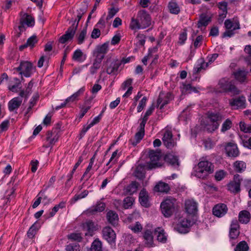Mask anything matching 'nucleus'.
<instances>
[{
  "instance_id": "7",
  "label": "nucleus",
  "mask_w": 251,
  "mask_h": 251,
  "mask_svg": "<svg viewBox=\"0 0 251 251\" xmlns=\"http://www.w3.org/2000/svg\"><path fill=\"white\" fill-rule=\"evenodd\" d=\"M161 157V153L160 151L151 150L149 152L150 161L147 163L146 166L148 170H151L161 166L159 160Z\"/></svg>"
},
{
  "instance_id": "61",
  "label": "nucleus",
  "mask_w": 251,
  "mask_h": 251,
  "mask_svg": "<svg viewBox=\"0 0 251 251\" xmlns=\"http://www.w3.org/2000/svg\"><path fill=\"white\" fill-rule=\"evenodd\" d=\"M37 42V37L33 35L27 39L26 43L29 47H33Z\"/></svg>"
},
{
  "instance_id": "48",
  "label": "nucleus",
  "mask_w": 251,
  "mask_h": 251,
  "mask_svg": "<svg viewBox=\"0 0 251 251\" xmlns=\"http://www.w3.org/2000/svg\"><path fill=\"white\" fill-rule=\"evenodd\" d=\"M232 126V123L229 119H226L223 124L221 132H225L226 131L229 130Z\"/></svg>"
},
{
  "instance_id": "46",
  "label": "nucleus",
  "mask_w": 251,
  "mask_h": 251,
  "mask_svg": "<svg viewBox=\"0 0 251 251\" xmlns=\"http://www.w3.org/2000/svg\"><path fill=\"white\" fill-rule=\"evenodd\" d=\"M83 160V157L82 156H80L79 157V159H78L77 162L75 165L74 168L73 169L71 173L67 176V177L68 178V179L67 180V182L69 181L72 179V178L73 177V174L75 173V170L79 166V165L81 164V163L82 162Z\"/></svg>"
},
{
  "instance_id": "23",
  "label": "nucleus",
  "mask_w": 251,
  "mask_h": 251,
  "mask_svg": "<svg viewBox=\"0 0 251 251\" xmlns=\"http://www.w3.org/2000/svg\"><path fill=\"white\" fill-rule=\"evenodd\" d=\"M83 228L86 231L85 236H92L93 232L96 230L94 223L92 221H88L83 225Z\"/></svg>"
},
{
  "instance_id": "4",
  "label": "nucleus",
  "mask_w": 251,
  "mask_h": 251,
  "mask_svg": "<svg viewBox=\"0 0 251 251\" xmlns=\"http://www.w3.org/2000/svg\"><path fill=\"white\" fill-rule=\"evenodd\" d=\"M194 222L187 218H179L174 225V229L180 233H186L189 231Z\"/></svg>"
},
{
  "instance_id": "47",
  "label": "nucleus",
  "mask_w": 251,
  "mask_h": 251,
  "mask_svg": "<svg viewBox=\"0 0 251 251\" xmlns=\"http://www.w3.org/2000/svg\"><path fill=\"white\" fill-rule=\"evenodd\" d=\"M134 199L131 197H126L123 201V206L125 209L130 208L133 204Z\"/></svg>"
},
{
  "instance_id": "56",
  "label": "nucleus",
  "mask_w": 251,
  "mask_h": 251,
  "mask_svg": "<svg viewBox=\"0 0 251 251\" xmlns=\"http://www.w3.org/2000/svg\"><path fill=\"white\" fill-rule=\"evenodd\" d=\"M168 100H163L160 95L157 100V104L158 107H159V109H161L165 105L168 103Z\"/></svg>"
},
{
  "instance_id": "32",
  "label": "nucleus",
  "mask_w": 251,
  "mask_h": 251,
  "mask_svg": "<svg viewBox=\"0 0 251 251\" xmlns=\"http://www.w3.org/2000/svg\"><path fill=\"white\" fill-rule=\"evenodd\" d=\"M247 73L245 71L239 70L234 73V75L236 80L240 82H244L247 79Z\"/></svg>"
},
{
  "instance_id": "31",
  "label": "nucleus",
  "mask_w": 251,
  "mask_h": 251,
  "mask_svg": "<svg viewBox=\"0 0 251 251\" xmlns=\"http://www.w3.org/2000/svg\"><path fill=\"white\" fill-rule=\"evenodd\" d=\"M144 238L145 241V244L148 247H152L153 244V236L152 232L150 230H147L144 233Z\"/></svg>"
},
{
  "instance_id": "19",
  "label": "nucleus",
  "mask_w": 251,
  "mask_h": 251,
  "mask_svg": "<svg viewBox=\"0 0 251 251\" xmlns=\"http://www.w3.org/2000/svg\"><path fill=\"white\" fill-rule=\"evenodd\" d=\"M239 225L238 221L237 220H234L232 221L230 225L229 236L230 239H236L240 233Z\"/></svg>"
},
{
  "instance_id": "2",
  "label": "nucleus",
  "mask_w": 251,
  "mask_h": 251,
  "mask_svg": "<svg viewBox=\"0 0 251 251\" xmlns=\"http://www.w3.org/2000/svg\"><path fill=\"white\" fill-rule=\"evenodd\" d=\"M176 206V200L172 198L166 199L160 205L162 213L166 217H169L173 214Z\"/></svg>"
},
{
  "instance_id": "52",
  "label": "nucleus",
  "mask_w": 251,
  "mask_h": 251,
  "mask_svg": "<svg viewBox=\"0 0 251 251\" xmlns=\"http://www.w3.org/2000/svg\"><path fill=\"white\" fill-rule=\"evenodd\" d=\"M68 239L73 240L80 242L82 237L80 233H73L68 235Z\"/></svg>"
},
{
  "instance_id": "26",
  "label": "nucleus",
  "mask_w": 251,
  "mask_h": 251,
  "mask_svg": "<svg viewBox=\"0 0 251 251\" xmlns=\"http://www.w3.org/2000/svg\"><path fill=\"white\" fill-rule=\"evenodd\" d=\"M198 165L209 174H211L214 171L213 165L207 160L201 161Z\"/></svg>"
},
{
  "instance_id": "40",
  "label": "nucleus",
  "mask_w": 251,
  "mask_h": 251,
  "mask_svg": "<svg viewBox=\"0 0 251 251\" xmlns=\"http://www.w3.org/2000/svg\"><path fill=\"white\" fill-rule=\"evenodd\" d=\"M234 169L238 173H242L246 168V163L242 161H236L233 164Z\"/></svg>"
},
{
  "instance_id": "15",
  "label": "nucleus",
  "mask_w": 251,
  "mask_h": 251,
  "mask_svg": "<svg viewBox=\"0 0 251 251\" xmlns=\"http://www.w3.org/2000/svg\"><path fill=\"white\" fill-rule=\"evenodd\" d=\"M145 124L144 123H140L138 128V130L135 135V138L134 139H131L130 142L131 144L134 146H136L140 141L143 138L145 135Z\"/></svg>"
},
{
  "instance_id": "14",
  "label": "nucleus",
  "mask_w": 251,
  "mask_h": 251,
  "mask_svg": "<svg viewBox=\"0 0 251 251\" xmlns=\"http://www.w3.org/2000/svg\"><path fill=\"white\" fill-rule=\"evenodd\" d=\"M103 238L110 244H112L115 242L116 233L109 226H106L102 229Z\"/></svg>"
},
{
  "instance_id": "10",
  "label": "nucleus",
  "mask_w": 251,
  "mask_h": 251,
  "mask_svg": "<svg viewBox=\"0 0 251 251\" xmlns=\"http://www.w3.org/2000/svg\"><path fill=\"white\" fill-rule=\"evenodd\" d=\"M242 181V178L239 175H235L233 180L231 181L227 185V190L233 194H237L241 191L240 185Z\"/></svg>"
},
{
  "instance_id": "9",
  "label": "nucleus",
  "mask_w": 251,
  "mask_h": 251,
  "mask_svg": "<svg viewBox=\"0 0 251 251\" xmlns=\"http://www.w3.org/2000/svg\"><path fill=\"white\" fill-rule=\"evenodd\" d=\"M20 15L21 17L20 19V25L18 27L20 32L25 30V25L28 27L32 26L34 25V18L30 15L27 13L23 14V12H21Z\"/></svg>"
},
{
  "instance_id": "1",
  "label": "nucleus",
  "mask_w": 251,
  "mask_h": 251,
  "mask_svg": "<svg viewBox=\"0 0 251 251\" xmlns=\"http://www.w3.org/2000/svg\"><path fill=\"white\" fill-rule=\"evenodd\" d=\"M151 24V18L150 15L145 10H140L138 13L136 18L132 17L129 25L131 29L137 30L149 27Z\"/></svg>"
},
{
  "instance_id": "39",
  "label": "nucleus",
  "mask_w": 251,
  "mask_h": 251,
  "mask_svg": "<svg viewBox=\"0 0 251 251\" xmlns=\"http://www.w3.org/2000/svg\"><path fill=\"white\" fill-rule=\"evenodd\" d=\"M209 174L204 171L203 169L200 168L198 165V167L196 168L194 172V175L196 176L198 178L204 179Z\"/></svg>"
},
{
  "instance_id": "59",
  "label": "nucleus",
  "mask_w": 251,
  "mask_h": 251,
  "mask_svg": "<svg viewBox=\"0 0 251 251\" xmlns=\"http://www.w3.org/2000/svg\"><path fill=\"white\" fill-rule=\"evenodd\" d=\"M218 8L222 11L223 12L227 13V3L223 1L219 2L217 4Z\"/></svg>"
},
{
  "instance_id": "13",
  "label": "nucleus",
  "mask_w": 251,
  "mask_h": 251,
  "mask_svg": "<svg viewBox=\"0 0 251 251\" xmlns=\"http://www.w3.org/2000/svg\"><path fill=\"white\" fill-rule=\"evenodd\" d=\"M77 29V25H71L65 32V33L61 36L59 39V42L64 44L69 40H72L75 33Z\"/></svg>"
},
{
  "instance_id": "8",
  "label": "nucleus",
  "mask_w": 251,
  "mask_h": 251,
  "mask_svg": "<svg viewBox=\"0 0 251 251\" xmlns=\"http://www.w3.org/2000/svg\"><path fill=\"white\" fill-rule=\"evenodd\" d=\"M14 70L19 72L21 75H24L26 77H30L34 70L32 64L28 61H22L19 67L14 68Z\"/></svg>"
},
{
  "instance_id": "51",
  "label": "nucleus",
  "mask_w": 251,
  "mask_h": 251,
  "mask_svg": "<svg viewBox=\"0 0 251 251\" xmlns=\"http://www.w3.org/2000/svg\"><path fill=\"white\" fill-rule=\"evenodd\" d=\"M87 33V27H84L78 36V44H81L85 38Z\"/></svg>"
},
{
  "instance_id": "12",
  "label": "nucleus",
  "mask_w": 251,
  "mask_h": 251,
  "mask_svg": "<svg viewBox=\"0 0 251 251\" xmlns=\"http://www.w3.org/2000/svg\"><path fill=\"white\" fill-rule=\"evenodd\" d=\"M226 153L228 156L236 157L239 154L237 145L234 142L226 143L224 145Z\"/></svg>"
},
{
  "instance_id": "50",
  "label": "nucleus",
  "mask_w": 251,
  "mask_h": 251,
  "mask_svg": "<svg viewBox=\"0 0 251 251\" xmlns=\"http://www.w3.org/2000/svg\"><path fill=\"white\" fill-rule=\"evenodd\" d=\"M129 228L134 233H139L141 232L143 229L141 224L138 222H136L134 225L130 226Z\"/></svg>"
},
{
  "instance_id": "22",
  "label": "nucleus",
  "mask_w": 251,
  "mask_h": 251,
  "mask_svg": "<svg viewBox=\"0 0 251 251\" xmlns=\"http://www.w3.org/2000/svg\"><path fill=\"white\" fill-rule=\"evenodd\" d=\"M87 58L86 54L84 53L80 49L76 50L73 55L72 59L79 63L83 62Z\"/></svg>"
},
{
  "instance_id": "24",
  "label": "nucleus",
  "mask_w": 251,
  "mask_h": 251,
  "mask_svg": "<svg viewBox=\"0 0 251 251\" xmlns=\"http://www.w3.org/2000/svg\"><path fill=\"white\" fill-rule=\"evenodd\" d=\"M106 218L108 222L113 226L118 225L119 217L118 214L113 211H109L107 213Z\"/></svg>"
},
{
  "instance_id": "37",
  "label": "nucleus",
  "mask_w": 251,
  "mask_h": 251,
  "mask_svg": "<svg viewBox=\"0 0 251 251\" xmlns=\"http://www.w3.org/2000/svg\"><path fill=\"white\" fill-rule=\"evenodd\" d=\"M105 203L102 202H98L96 205L92 207L89 209V211L91 214H94L95 212H100L103 211L105 209Z\"/></svg>"
},
{
  "instance_id": "43",
  "label": "nucleus",
  "mask_w": 251,
  "mask_h": 251,
  "mask_svg": "<svg viewBox=\"0 0 251 251\" xmlns=\"http://www.w3.org/2000/svg\"><path fill=\"white\" fill-rule=\"evenodd\" d=\"M182 91L184 93H190L192 92H198L196 88L190 84H183L182 86Z\"/></svg>"
},
{
  "instance_id": "57",
  "label": "nucleus",
  "mask_w": 251,
  "mask_h": 251,
  "mask_svg": "<svg viewBox=\"0 0 251 251\" xmlns=\"http://www.w3.org/2000/svg\"><path fill=\"white\" fill-rule=\"evenodd\" d=\"M187 32L185 30H184L183 32H182L179 37V41L178 43L180 45H183L185 43V41L187 39Z\"/></svg>"
},
{
  "instance_id": "3",
  "label": "nucleus",
  "mask_w": 251,
  "mask_h": 251,
  "mask_svg": "<svg viewBox=\"0 0 251 251\" xmlns=\"http://www.w3.org/2000/svg\"><path fill=\"white\" fill-rule=\"evenodd\" d=\"M217 87L220 89L219 92H230L234 95L238 94L240 92L236 86L226 78H223L219 80Z\"/></svg>"
},
{
  "instance_id": "44",
  "label": "nucleus",
  "mask_w": 251,
  "mask_h": 251,
  "mask_svg": "<svg viewBox=\"0 0 251 251\" xmlns=\"http://www.w3.org/2000/svg\"><path fill=\"white\" fill-rule=\"evenodd\" d=\"M95 158V155H93V156L91 158L89 164L88 166L87 167V168H86V170L85 172H84L81 179H82V178H83V177H86V180H88L91 177V175H88V174L92 169V166L94 163Z\"/></svg>"
},
{
  "instance_id": "49",
  "label": "nucleus",
  "mask_w": 251,
  "mask_h": 251,
  "mask_svg": "<svg viewBox=\"0 0 251 251\" xmlns=\"http://www.w3.org/2000/svg\"><path fill=\"white\" fill-rule=\"evenodd\" d=\"M241 131L245 133H251V125H247L244 122H241L239 125Z\"/></svg>"
},
{
  "instance_id": "21",
  "label": "nucleus",
  "mask_w": 251,
  "mask_h": 251,
  "mask_svg": "<svg viewBox=\"0 0 251 251\" xmlns=\"http://www.w3.org/2000/svg\"><path fill=\"white\" fill-rule=\"evenodd\" d=\"M23 100L20 97H15L11 100L8 103V109L10 111L17 109L21 105Z\"/></svg>"
},
{
  "instance_id": "35",
  "label": "nucleus",
  "mask_w": 251,
  "mask_h": 251,
  "mask_svg": "<svg viewBox=\"0 0 251 251\" xmlns=\"http://www.w3.org/2000/svg\"><path fill=\"white\" fill-rule=\"evenodd\" d=\"M154 189L156 192L167 193L170 190V187L168 184L160 182L155 185Z\"/></svg>"
},
{
  "instance_id": "6",
  "label": "nucleus",
  "mask_w": 251,
  "mask_h": 251,
  "mask_svg": "<svg viewBox=\"0 0 251 251\" xmlns=\"http://www.w3.org/2000/svg\"><path fill=\"white\" fill-rule=\"evenodd\" d=\"M121 65L120 60L109 58L104 62L103 67L107 74L115 75L117 74L118 69Z\"/></svg>"
},
{
  "instance_id": "63",
  "label": "nucleus",
  "mask_w": 251,
  "mask_h": 251,
  "mask_svg": "<svg viewBox=\"0 0 251 251\" xmlns=\"http://www.w3.org/2000/svg\"><path fill=\"white\" fill-rule=\"evenodd\" d=\"M132 79L129 78L124 81L122 85V88L123 90H125L127 87L131 86Z\"/></svg>"
},
{
  "instance_id": "36",
  "label": "nucleus",
  "mask_w": 251,
  "mask_h": 251,
  "mask_svg": "<svg viewBox=\"0 0 251 251\" xmlns=\"http://www.w3.org/2000/svg\"><path fill=\"white\" fill-rule=\"evenodd\" d=\"M109 50V42H107L104 44L98 45L95 49V52L100 53L103 54L107 53Z\"/></svg>"
},
{
  "instance_id": "58",
  "label": "nucleus",
  "mask_w": 251,
  "mask_h": 251,
  "mask_svg": "<svg viewBox=\"0 0 251 251\" xmlns=\"http://www.w3.org/2000/svg\"><path fill=\"white\" fill-rule=\"evenodd\" d=\"M244 50L245 52L248 54L246 57V59L250 63H251V46L247 45L245 47Z\"/></svg>"
},
{
  "instance_id": "34",
  "label": "nucleus",
  "mask_w": 251,
  "mask_h": 251,
  "mask_svg": "<svg viewBox=\"0 0 251 251\" xmlns=\"http://www.w3.org/2000/svg\"><path fill=\"white\" fill-rule=\"evenodd\" d=\"M208 63H205L203 59L198 60L197 65L194 68L193 72L197 74L200 72L202 70H204L207 67Z\"/></svg>"
},
{
  "instance_id": "54",
  "label": "nucleus",
  "mask_w": 251,
  "mask_h": 251,
  "mask_svg": "<svg viewBox=\"0 0 251 251\" xmlns=\"http://www.w3.org/2000/svg\"><path fill=\"white\" fill-rule=\"evenodd\" d=\"M101 64L95 61L93 62L92 66L90 68V72L92 75L96 74L97 70L100 68Z\"/></svg>"
},
{
  "instance_id": "28",
  "label": "nucleus",
  "mask_w": 251,
  "mask_h": 251,
  "mask_svg": "<svg viewBox=\"0 0 251 251\" xmlns=\"http://www.w3.org/2000/svg\"><path fill=\"white\" fill-rule=\"evenodd\" d=\"M239 221L242 224L248 223L251 219V214L247 210H242L239 213Z\"/></svg>"
},
{
  "instance_id": "30",
  "label": "nucleus",
  "mask_w": 251,
  "mask_h": 251,
  "mask_svg": "<svg viewBox=\"0 0 251 251\" xmlns=\"http://www.w3.org/2000/svg\"><path fill=\"white\" fill-rule=\"evenodd\" d=\"M168 7L172 14L176 15L180 12V7L176 0H171L168 3Z\"/></svg>"
},
{
  "instance_id": "33",
  "label": "nucleus",
  "mask_w": 251,
  "mask_h": 251,
  "mask_svg": "<svg viewBox=\"0 0 251 251\" xmlns=\"http://www.w3.org/2000/svg\"><path fill=\"white\" fill-rule=\"evenodd\" d=\"M139 200L142 205L145 207L148 206V195L145 189H143L140 192Z\"/></svg>"
},
{
  "instance_id": "64",
  "label": "nucleus",
  "mask_w": 251,
  "mask_h": 251,
  "mask_svg": "<svg viewBox=\"0 0 251 251\" xmlns=\"http://www.w3.org/2000/svg\"><path fill=\"white\" fill-rule=\"evenodd\" d=\"M202 39L203 37L202 35H199L197 37L194 43V45L195 48H198L201 46Z\"/></svg>"
},
{
  "instance_id": "11",
  "label": "nucleus",
  "mask_w": 251,
  "mask_h": 251,
  "mask_svg": "<svg viewBox=\"0 0 251 251\" xmlns=\"http://www.w3.org/2000/svg\"><path fill=\"white\" fill-rule=\"evenodd\" d=\"M225 26L227 29L223 34V37H231L235 34L234 30L240 28L239 23H233L230 19H227L225 21Z\"/></svg>"
},
{
  "instance_id": "45",
  "label": "nucleus",
  "mask_w": 251,
  "mask_h": 251,
  "mask_svg": "<svg viewBox=\"0 0 251 251\" xmlns=\"http://www.w3.org/2000/svg\"><path fill=\"white\" fill-rule=\"evenodd\" d=\"M154 105L153 104H152L147 110L146 112L144 117L142 119V121L141 122V123H144L146 125V122L148 119L149 116H150L152 113L153 112L154 109Z\"/></svg>"
},
{
  "instance_id": "25",
  "label": "nucleus",
  "mask_w": 251,
  "mask_h": 251,
  "mask_svg": "<svg viewBox=\"0 0 251 251\" xmlns=\"http://www.w3.org/2000/svg\"><path fill=\"white\" fill-rule=\"evenodd\" d=\"M165 160L175 168H178L179 166L178 157L173 154H166L165 156Z\"/></svg>"
},
{
  "instance_id": "18",
  "label": "nucleus",
  "mask_w": 251,
  "mask_h": 251,
  "mask_svg": "<svg viewBox=\"0 0 251 251\" xmlns=\"http://www.w3.org/2000/svg\"><path fill=\"white\" fill-rule=\"evenodd\" d=\"M227 207L224 203H218L213 208V214L217 217L224 216L227 211Z\"/></svg>"
},
{
  "instance_id": "20",
  "label": "nucleus",
  "mask_w": 251,
  "mask_h": 251,
  "mask_svg": "<svg viewBox=\"0 0 251 251\" xmlns=\"http://www.w3.org/2000/svg\"><path fill=\"white\" fill-rule=\"evenodd\" d=\"M185 209L189 214L194 215L197 211V203L191 200H187L185 202Z\"/></svg>"
},
{
  "instance_id": "42",
  "label": "nucleus",
  "mask_w": 251,
  "mask_h": 251,
  "mask_svg": "<svg viewBox=\"0 0 251 251\" xmlns=\"http://www.w3.org/2000/svg\"><path fill=\"white\" fill-rule=\"evenodd\" d=\"M138 183L135 181H132L126 187V192L130 195L136 192L138 188Z\"/></svg>"
},
{
  "instance_id": "62",
  "label": "nucleus",
  "mask_w": 251,
  "mask_h": 251,
  "mask_svg": "<svg viewBox=\"0 0 251 251\" xmlns=\"http://www.w3.org/2000/svg\"><path fill=\"white\" fill-rule=\"evenodd\" d=\"M94 54L95 56V59L94 61L99 62L101 64L105 55L100 53L95 52V50H94Z\"/></svg>"
},
{
  "instance_id": "5",
  "label": "nucleus",
  "mask_w": 251,
  "mask_h": 251,
  "mask_svg": "<svg viewBox=\"0 0 251 251\" xmlns=\"http://www.w3.org/2000/svg\"><path fill=\"white\" fill-rule=\"evenodd\" d=\"M208 118L212 123V125H206L204 126V130L208 132H212L218 128L223 117L219 113L211 112L208 114Z\"/></svg>"
},
{
  "instance_id": "38",
  "label": "nucleus",
  "mask_w": 251,
  "mask_h": 251,
  "mask_svg": "<svg viewBox=\"0 0 251 251\" xmlns=\"http://www.w3.org/2000/svg\"><path fill=\"white\" fill-rule=\"evenodd\" d=\"M154 233L157 235V239L158 241L165 243L167 240V237L164 234L163 229L158 228L154 230Z\"/></svg>"
},
{
  "instance_id": "60",
  "label": "nucleus",
  "mask_w": 251,
  "mask_h": 251,
  "mask_svg": "<svg viewBox=\"0 0 251 251\" xmlns=\"http://www.w3.org/2000/svg\"><path fill=\"white\" fill-rule=\"evenodd\" d=\"M36 232V228L35 226V224L32 225V226L29 228L28 231H27V236L30 238H32L34 235H35Z\"/></svg>"
},
{
  "instance_id": "29",
  "label": "nucleus",
  "mask_w": 251,
  "mask_h": 251,
  "mask_svg": "<svg viewBox=\"0 0 251 251\" xmlns=\"http://www.w3.org/2000/svg\"><path fill=\"white\" fill-rule=\"evenodd\" d=\"M211 17L204 13L201 14L200 15V19L198 22V27L200 28L201 26H206L208 25V23L211 21Z\"/></svg>"
},
{
  "instance_id": "16",
  "label": "nucleus",
  "mask_w": 251,
  "mask_h": 251,
  "mask_svg": "<svg viewBox=\"0 0 251 251\" xmlns=\"http://www.w3.org/2000/svg\"><path fill=\"white\" fill-rule=\"evenodd\" d=\"M162 140L164 145L168 149H172L176 144V143L173 139V134L171 131L166 130L164 133Z\"/></svg>"
},
{
  "instance_id": "41",
  "label": "nucleus",
  "mask_w": 251,
  "mask_h": 251,
  "mask_svg": "<svg viewBox=\"0 0 251 251\" xmlns=\"http://www.w3.org/2000/svg\"><path fill=\"white\" fill-rule=\"evenodd\" d=\"M249 249V247L245 241H242L239 242L236 248H235V251H248Z\"/></svg>"
},
{
  "instance_id": "55",
  "label": "nucleus",
  "mask_w": 251,
  "mask_h": 251,
  "mask_svg": "<svg viewBox=\"0 0 251 251\" xmlns=\"http://www.w3.org/2000/svg\"><path fill=\"white\" fill-rule=\"evenodd\" d=\"M147 99L146 97H144L139 102V105L137 107V112H140L144 109L146 106Z\"/></svg>"
},
{
  "instance_id": "17",
  "label": "nucleus",
  "mask_w": 251,
  "mask_h": 251,
  "mask_svg": "<svg viewBox=\"0 0 251 251\" xmlns=\"http://www.w3.org/2000/svg\"><path fill=\"white\" fill-rule=\"evenodd\" d=\"M246 98L241 96L230 100V105L235 109L245 108L246 107Z\"/></svg>"
},
{
  "instance_id": "27",
  "label": "nucleus",
  "mask_w": 251,
  "mask_h": 251,
  "mask_svg": "<svg viewBox=\"0 0 251 251\" xmlns=\"http://www.w3.org/2000/svg\"><path fill=\"white\" fill-rule=\"evenodd\" d=\"M59 135L56 130L48 131L47 134L46 139L50 143V145H52L58 140Z\"/></svg>"
},
{
  "instance_id": "53",
  "label": "nucleus",
  "mask_w": 251,
  "mask_h": 251,
  "mask_svg": "<svg viewBox=\"0 0 251 251\" xmlns=\"http://www.w3.org/2000/svg\"><path fill=\"white\" fill-rule=\"evenodd\" d=\"M67 251H79V246L77 243L70 244L66 247Z\"/></svg>"
}]
</instances>
